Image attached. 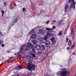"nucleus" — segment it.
Returning <instances> with one entry per match:
<instances>
[{"label": "nucleus", "instance_id": "47", "mask_svg": "<svg viewBox=\"0 0 76 76\" xmlns=\"http://www.w3.org/2000/svg\"><path fill=\"white\" fill-rule=\"evenodd\" d=\"M74 76H76V73H75L74 74Z\"/></svg>", "mask_w": 76, "mask_h": 76}, {"label": "nucleus", "instance_id": "15", "mask_svg": "<svg viewBox=\"0 0 76 76\" xmlns=\"http://www.w3.org/2000/svg\"><path fill=\"white\" fill-rule=\"evenodd\" d=\"M68 8H69V5L68 4H66L65 7V12H67V11L66 10V9H68Z\"/></svg>", "mask_w": 76, "mask_h": 76}, {"label": "nucleus", "instance_id": "36", "mask_svg": "<svg viewBox=\"0 0 76 76\" xmlns=\"http://www.w3.org/2000/svg\"><path fill=\"white\" fill-rule=\"evenodd\" d=\"M49 22H50L49 21H46V24H48V23H49Z\"/></svg>", "mask_w": 76, "mask_h": 76}, {"label": "nucleus", "instance_id": "19", "mask_svg": "<svg viewBox=\"0 0 76 76\" xmlns=\"http://www.w3.org/2000/svg\"><path fill=\"white\" fill-rule=\"evenodd\" d=\"M62 23H63V21L60 20L58 22V25H61Z\"/></svg>", "mask_w": 76, "mask_h": 76}, {"label": "nucleus", "instance_id": "52", "mask_svg": "<svg viewBox=\"0 0 76 76\" xmlns=\"http://www.w3.org/2000/svg\"><path fill=\"white\" fill-rule=\"evenodd\" d=\"M8 53H10V52L8 51Z\"/></svg>", "mask_w": 76, "mask_h": 76}, {"label": "nucleus", "instance_id": "55", "mask_svg": "<svg viewBox=\"0 0 76 76\" xmlns=\"http://www.w3.org/2000/svg\"><path fill=\"white\" fill-rule=\"evenodd\" d=\"M1 60V59H0V61Z\"/></svg>", "mask_w": 76, "mask_h": 76}, {"label": "nucleus", "instance_id": "32", "mask_svg": "<svg viewBox=\"0 0 76 76\" xmlns=\"http://www.w3.org/2000/svg\"><path fill=\"white\" fill-rule=\"evenodd\" d=\"M71 31L72 32L74 33L75 32V31H74V30L73 28H72V29L71 30Z\"/></svg>", "mask_w": 76, "mask_h": 76}, {"label": "nucleus", "instance_id": "49", "mask_svg": "<svg viewBox=\"0 0 76 76\" xmlns=\"http://www.w3.org/2000/svg\"><path fill=\"white\" fill-rule=\"evenodd\" d=\"M73 54L74 55H76V53H73Z\"/></svg>", "mask_w": 76, "mask_h": 76}, {"label": "nucleus", "instance_id": "45", "mask_svg": "<svg viewBox=\"0 0 76 76\" xmlns=\"http://www.w3.org/2000/svg\"><path fill=\"white\" fill-rule=\"evenodd\" d=\"M56 20H53V22H56Z\"/></svg>", "mask_w": 76, "mask_h": 76}, {"label": "nucleus", "instance_id": "26", "mask_svg": "<svg viewBox=\"0 0 76 76\" xmlns=\"http://www.w3.org/2000/svg\"><path fill=\"white\" fill-rule=\"evenodd\" d=\"M58 35L60 36L61 35H62V31H60L59 33L58 34Z\"/></svg>", "mask_w": 76, "mask_h": 76}, {"label": "nucleus", "instance_id": "35", "mask_svg": "<svg viewBox=\"0 0 76 76\" xmlns=\"http://www.w3.org/2000/svg\"><path fill=\"white\" fill-rule=\"evenodd\" d=\"M66 33H67V31L66 30H65L64 33V34H66Z\"/></svg>", "mask_w": 76, "mask_h": 76}, {"label": "nucleus", "instance_id": "23", "mask_svg": "<svg viewBox=\"0 0 76 76\" xmlns=\"http://www.w3.org/2000/svg\"><path fill=\"white\" fill-rule=\"evenodd\" d=\"M1 12L2 14V16H3V14H4V10H2L1 11Z\"/></svg>", "mask_w": 76, "mask_h": 76}, {"label": "nucleus", "instance_id": "37", "mask_svg": "<svg viewBox=\"0 0 76 76\" xmlns=\"http://www.w3.org/2000/svg\"><path fill=\"white\" fill-rule=\"evenodd\" d=\"M4 4L5 6H6V5H7L6 2H4Z\"/></svg>", "mask_w": 76, "mask_h": 76}, {"label": "nucleus", "instance_id": "18", "mask_svg": "<svg viewBox=\"0 0 76 76\" xmlns=\"http://www.w3.org/2000/svg\"><path fill=\"white\" fill-rule=\"evenodd\" d=\"M13 61H10V62L8 64V66H10V65H11L12 63H13Z\"/></svg>", "mask_w": 76, "mask_h": 76}, {"label": "nucleus", "instance_id": "53", "mask_svg": "<svg viewBox=\"0 0 76 76\" xmlns=\"http://www.w3.org/2000/svg\"><path fill=\"white\" fill-rule=\"evenodd\" d=\"M26 76H30L29 75H26Z\"/></svg>", "mask_w": 76, "mask_h": 76}, {"label": "nucleus", "instance_id": "16", "mask_svg": "<svg viewBox=\"0 0 76 76\" xmlns=\"http://www.w3.org/2000/svg\"><path fill=\"white\" fill-rule=\"evenodd\" d=\"M23 69V68H22V67L21 66H17V67H16L15 68V69L16 70H18V69Z\"/></svg>", "mask_w": 76, "mask_h": 76}, {"label": "nucleus", "instance_id": "28", "mask_svg": "<svg viewBox=\"0 0 76 76\" xmlns=\"http://www.w3.org/2000/svg\"><path fill=\"white\" fill-rule=\"evenodd\" d=\"M72 39H75V34H73L72 36Z\"/></svg>", "mask_w": 76, "mask_h": 76}, {"label": "nucleus", "instance_id": "8", "mask_svg": "<svg viewBox=\"0 0 76 76\" xmlns=\"http://www.w3.org/2000/svg\"><path fill=\"white\" fill-rule=\"evenodd\" d=\"M47 35L48 38H50V37H51L53 35V34L51 33V31H49L47 33Z\"/></svg>", "mask_w": 76, "mask_h": 76}, {"label": "nucleus", "instance_id": "48", "mask_svg": "<svg viewBox=\"0 0 76 76\" xmlns=\"http://www.w3.org/2000/svg\"><path fill=\"white\" fill-rule=\"evenodd\" d=\"M2 64H3V63H2V64H1L0 65V66H1V65H2Z\"/></svg>", "mask_w": 76, "mask_h": 76}, {"label": "nucleus", "instance_id": "20", "mask_svg": "<svg viewBox=\"0 0 76 76\" xmlns=\"http://www.w3.org/2000/svg\"><path fill=\"white\" fill-rule=\"evenodd\" d=\"M32 42L33 44H35L36 43H37V41L35 40H32Z\"/></svg>", "mask_w": 76, "mask_h": 76}, {"label": "nucleus", "instance_id": "24", "mask_svg": "<svg viewBox=\"0 0 76 76\" xmlns=\"http://www.w3.org/2000/svg\"><path fill=\"white\" fill-rule=\"evenodd\" d=\"M43 39L44 40H45V41L47 40V37L45 36L44 38Z\"/></svg>", "mask_w": 76, "mask_h": 76}, {"label": "nucleus", "instance_id": "25", "mask_svg": "<svg viewBox=\"0 0 76 76\" xmlns=\"http://www.w3.org/2000/svg\"><path fill=\"white\" fill-rule=\"evenodd\" d=\"M46 29L47 31H52V30H53V29H52L51 28H46Z\"/></svg>", "mask_w": 76, "mask_h": 76}, {"label": "nucleus", "instance_id": "21", "mask_svg": "<svg viewBox=\"0 0 76 76\" xmlns=\"http://www.w3.org/2000/svg\"><path fill=\"white\" fill-rule=\"evenodd\" d=\"M10 9H13V7L12 6V4L10 5Z\"/></svg>", "mask_w": 76, "mask_h": 76}, {"label": "nucleus", "instance_id": "9", "mask_svg": "<svg viewBox=\"0 0 76 76\" xmlns=\"http://www.w3.org/2000/svg\"><path fill=\"white\" fill-rule=\"evenodd\" d=\"M36 37V35H35V31L33 32L32 33V36H31V38L34 39Z\"/></svg>", "mask_w": 76, "mask_h": 76}, {"label": "nucleus", "instance_id": "30", "mask_svg": "<svg viewBox=\"0 0 76 76\" xmlns=\"http://www.w3.org/2000/svg\"><path fill=\"white\" fill-rule=\"evenodd\" d=\"M52 28L53 29H56V27L55 26H52Z\"/></svg>", "mask_w": 76, "mask_h": 76}, {"label": "nucleus", "instance_id": "11", "mask_svg": "<svg viewBox=\"0 0 76 76\" xmlns=\"http://www.w3.org/2000/svg\"><path fill=\"white\" fill-rule=\"evenodd\" d=\"M35 48L36 50H38L39 48H40V45L38 44H37L36 45V46L35 47Z\"/></svg>", "mask_w": 76, "mask_h": 76}, {"label": "nucleus", "instance_id": "33", "mask_svg": "<svg viewBox=\"0 0 76 76\" xmlns=\"http://www.w3.org/2000/svg\"><path fill=\"white\" fill-rule=\"evenodd\" d=\"M2 36V34H1V32H0V37H1Z\"/></svg>", "mask_w": 76, "mask_h": 76}, {"label": "nucleus", "instance_id": "54", "mask_svg": "<svg viewBox=\"0 0 76 76\" xmlns=\"http://www.w3.org/2000/svg\"><path fill=\"white\" fill-rule=\"evenodd\" d=\"M17 54H18V55H19V53H18Z\"/></svg>", "mask_w": 76, "mask_h": 76}, {"label": "nucleus", "instance_id": "3", "mask_svg": "<svg viewBox=\"0 0 76 76\" xmlns=\"http://www.w3.org/2000/svg\"><path fill=\"white\" fill-rule=\"evenodd\" d=\"M66 3H68L69 4V3H71L70 7V9H72L74 4L73 9L74 10L75 9V4H76V3L75 2L74 0H69V2L67 1Z\"/></svg>", "mask_w": 76, "mask_h": 76}, {"label": "nucleus", "instance_id": "6", "mask_svg": "<svg viewBox=\"0 0 76 76\" xmlns=\"http://www.w3.org/2000/svg\"><path fill=\"white\" fill-rule=\"evenodd\" d=\"M31 49L32 50V51L30 52L29 54L30 55L32 56V57H35V55L32 53V52L33 53L35 52V49L34 48V47H32L31 48Z\"/></svg>", "mask_w": 76, "mask_h": 76}, {"label": "nucleus", "instance_id": "22", "mask_svg": "<svg viewBox=\"0 0 76 76\" xmlns=\"http://www.w3.org/2000/svg\"><path fill=\"white\" fill-rule=\"evenodd\" d=\"M68 45L69 46H70V45H72V42H71V40H69L68 42Z\"/></svg>", "mask_w": 76, "mask_h": 76}, {"label": "nucleus", "instance_id": "41", "mask_svg": "<svg viewBox=\"0 0 76 76\" xmlns=\"http://www.w3.org/2000/svg\"><path fill=\"white\" fill-rule=\"evenodd\" d=\"M41 12H42V13H43V12H44V13H45V12H44V11L43 10H42L41 11Z\"/></svg>", "mask_w": 76, "mask_h": 76}, {"label": "nucleus", "instance_id": "5", "mask_svg": "<svg viewBox=\"0 0 76 76\" xmlns=\"http://www.w3.org/2000/svg\"><path fill=\"white\" fill-rule=\"evenodd\" d=\"M25 47L24 45H22L21 48V52H24L25 50L26 51H28L29 50V46H26L25 49Z\"/></svg>", "mask_w": 76, "mask_h": 76}, {"label": "nucleus", "instance_id": "14", "mask_svg": "<svg viewBox=\"0 0 76 76\" xmlns=\"http://www.w3.org/2000/svg\"><path fill=\"white\" fill-rule=\"evenodd\" d=\"M45 49V47L44 45H42L41 47V50H44Z\"/></svg>", "mask_w": 76, "mask_h": 76}, {"label": "nucleus", "instance_id": "31", "mask_svg": "<svg viewBox=\"0 0 76 76\" xmlns=\"http://www.w3.org/2000/svg\"><path fill=\"white\" fill-rule=\"evenodd\" d=\"M68 29H69V26L66 28L65 31H67V30H68Z\"/></svg>", "mask_w": 76, "mask_h": 76}, {"label": "nucleus", "instance_id": "13", "mask_svg": "<svg viewBox=\"0 0 76 76\" xmlns=\"http://www.w3.org/2000/svg\"><path fill=\"white\" fill-rule=\"evenodd\" d=\"M42 39H43V38L42 37H40L39 38V40L40 41V42H41V43H44V41Z\"/></svg>", "mask_w": 76, "mask_h": 76}, {"label": "nucleus", "instance_id": "42", "mask_svg": "<svg viewBox=\"0 0 76 76\" xmlns=\"http://www.w3.org/2000/svg\"><path fill=\"white\" fill-rule=\"evenodd\" d=\"M75 46V44L74 43L73 45H72L71 46L72 47H74V46Z\"/></svg>", "mask_w": 76, "mask_h": 76}, {"label": "nucleus", "instance_id": "12", "mask_svg": "<svg viewBox=\"0 0 76 76\" xmlns=\"http://www.w3.org/2000/svg\"><path fill=\"white\" fill-rule=\"evenodd\" d=\"M51 41L52 42L53 44H55L56 43V41L55 40V39H54V37H53L51 39Z\"/></svg>", "mask_w": 76, "mask_h": 76}, {"label": "nucleus", "instance_id": "34", "mask_svg": "<svg viewBox=\"0 0 76 76\" xmlns=\"http://www.w3.org/2000/svg\"><path fill=\"white\" fill-rule=\"evenodd\" d=\"M68 41H69V39L68 38H66V42H68Z\"/></svg>", "mask_w": 76, "mask_h": 76}, {"label": "nucleus", "instance_id": "1", "mask_svg": "<svg viewBox=\"0 0 76 76\" xmlns=\"http://www.w3.org/2000/svg\"><path fill=\"white\" fill-rule=\"evenodd\" d=\"M61 70L62 71H59L56 73V75L57 76H66V73L69 74L70 73L69 69H67L66 70V69H62Z\"/></svg>", "mask_w": 76, "mask_h": 76}, {"label": "nucleus", "instance_id": "39", "mask_svg": "<svg viewBox=\"0 0 76 76\" xmlns=\"http://www.w3.org/2000/svg\"><path fill=\"white\" fill-rule=\"evenodd\" d=\"M25 8H23V12H24V11H25Z\"/></svg>", "mask_w": 76, "mask_h": 76}, {"label": "nucleus", "instance_id": "4", "mask_svg": "<svg viewBox=\"0 0 76 76\" xmlns=\"http://www.w3.org/2000/svg\"><path fill=\"white\" fill-rule=\"evenodd\" d=\"M28 68L29 70H34L35 69V65L29 63L28 64Z\"/></svg>", "mask_w": 76, "mask_h": 76}, {"label": "nucleus", "instance_id": "2", "mask_svg": "<svg viewBox=\"0 0 76 76\" xmlns=\"http://www.w3.org/2000/svg\"><path fill=\"white\" fill-rule=\"evenodd\" d=\"M19 57L21 58L23 60L25 61H26V62L28 61V60L29 61L33 59V58L30 56H27L26 58H25L23 57L21 55H19Z\"/></svg>", "mask_w": 76, "mask_h": 76}, {"label": "nucleus", "instance_id": "17", "mask_svg": "<svg viewBox=\"0 0 76 76\" xmlns=\"http://www.w3.org/2000/svg\"><path fill=\"white\" fill-rule=\"evenodd\" d=\"M28 47H32L33 46L32 44H31V43L30 42H28Z\"/></svg>", "mask_w": 76, "mask_h": 76}, {"label": "nucleus", "instance_id": "50", "mask_svg": "<svg viewBox=\"0 0 76 76\" xmlns=\"http://www.w3.org/2000/svg\"><path fill=\"white\" fill-rule=\"evenodd\" d=\"M17 76H19V75H17Z\"/></svg>", "mask_w": 76, "mask_h": 76}, {"label": "nucleus", "instance_id": "7", "mask_svg": "<svg viewBox=\"0 0 76 76\" xmlns=\"http://www.w3.org/2000/svg\"><path fill=\"white\" fill-rule=\"evenodd\" d=\"M39 34H42L43 35H45L47 34V31L46 30H40L39 31Z\"/></svg>", "mask_w": 76, "mask_h": 76}, {"label": "nucleus", "instance_id": "27", "mask_svg": "<svg viewBox=\"0 0 76 76\" xmlns=\"http://www.w3.org/2000/svg\"><path fill=\"white\" fill-rule=\"evenodd\" d=\"M34 31V29H33L32 30H31L28 33L29 34H31V33H32V32Z\"/></svg>", "mask_w": 76, "mask_h": 76}, {"label": "nucleus", "instance_id": "46", "mask_svg": "<svg viewBox=\"0 0 76 76\" xmlns=\"http://www.w3.org/2000/svg\"><path fill=\"white\" fill-rule=\"evenodd\" d=\"M71 50H73V47H72L71 48Z\"/></svg>", "mask_w": 76, "mask_h": 76}, {"label": "nucleus", "instance_id": "38", "mask_svg": "<svg viewBox=\"0 0 76 76\" xmlns=\"http://www.w3.org/2000/svg\"><path fill=\"white\" fill-rule=\"evenodd\" d=\"M70 49V48L69 47H68L67 48V49L68 50H69Z\"/></svg>", "mask_w": 76, "mask_h": 76}, {"label": "nucleus", "instance_id": "44", "mask_svg": "<svg viewBox=\"0 0 76 76\" xmlns=\"http://www.w3.org/2000/svg\"><path fill=\"white\" fill-rule=\"evenodd\" d=\"M12 58H13L10 57V58L9 59L10 60L11 59H12Z\"/></svg>", "mask_w": 76, "mask_h": 76}, {"label": "nucleus", "instance_id": "51", "mask_svg": "<svg viewBox=\"0 0 76 76\" xmlns=\"http://www.w3.org/2000/svg\"><path fill=\"white\" fill-rule=\"evenodd\" d=\"M39 53H41V52H39Z\"/></svg>", "mask_w": 76, "mask_h": 76}, {"label": "nucleus", "instance_id": "10", "mask_svg": "<svg viewBox=\"0 0 76 76\" xmlns=\"http://www.w3.org/2000/svg\"><path fill=\"white\" fill-rule=\"evenodd\" d=\"M45 44L47 46H49L50 45V42L48 40H47L45 42Z\"/></svg>", "mask_w": 76, "mask_h": 76}, {"label": "nucleus", "instance_id": "43", "mask_svg": "<svg viewBox=\"0 0 76 76\" xmlns=\"http://www.w3.org/2000/svg\"><path fill=\"white\" fill-rule=\"evenodd\" d=\"M4 44H2L1 45V46L2 47H4Z\"/></svg>", "mask_w": 76, "mask_h": 76}, {"label": "nucleus", "instance_id": "29", "mask_svg": "<svg viewBox=\"0 0 76 76\" xmlns=\"http://www.w3.org/2000/svg\"><path fill=\"white\" fill-rule=\"evenodd\" d=\"M17 20L16 19H15V20H14L13 21V22H14V23H15V22H17Z\"/></svg>", "mask_w": 76, "mask_h": 76}, {"label": "nucleus", "instance_id": "40", "mask_svg": "<svg viewBox=\"0 0 76 76\" xmlns=\"http://www.w3.org/2000/svg\"><path fill=\"white\" fill-rule=\"evenodd\" d=\"M2 42V41H1L0 40V45H1V43Z\"/></svg>", "mask_w": 76, "mask_h": 76}]
</instances>
